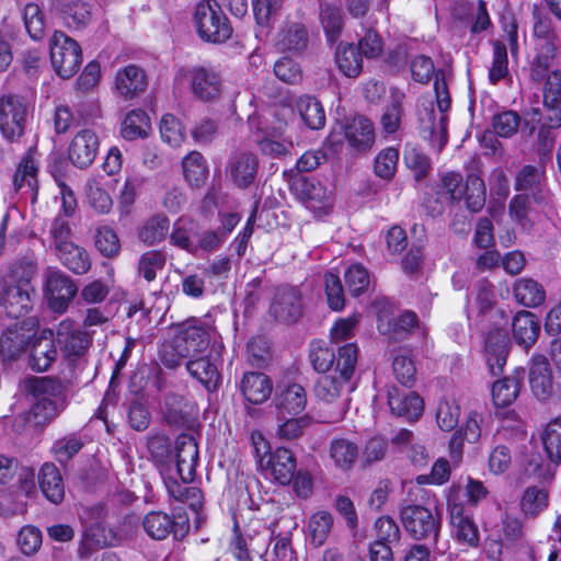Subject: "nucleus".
<instances>
[{"instance_id":"1","label":"nucleus","mask_w":561,"mask_h":561,"mask_svg":"<svg viewBox=\"0 0 561 561\" xmlns=\"http://www.w3.org/2000/svg\"><path fill=\"white\" fill-rule=\"evenodd\" d=\"M24 390L34 398L27 422L35 427H44L65 408V386L54 377L31 376L23 380Z\"/></svg>"},{"instance_id":"2","label":"nucleus","mask_w":561,"mask_h":561,"mask_svg":"<svg viewBox=\"0 0 561 561\" xmlns=\"http://www.w3.org/2000/svg\"><path fill=\"white\" fill-rule=\"evenodd\" d=\"M436 194L451 205L465 201L466 208L473 214L480 213L486 201L485 183L476 173L468 174L466 181L455 171L440 174Z\"/></svg>"},{"instance_id":"3","label":"nucleus","mask_w":561,"mask_h":561,"mask_svg":"<svg viewBox=\"0 0 561 561\" xmlns=\"http://www.w3.org/2000/svg\"><path fill=\"white\" fill-rule=\"evenodd\" d=\"M217 339L218 333L214 327L199 319H191L181 324L173 348L181 357H195L211 344L210 352L217 353V350L224 347Z\"/></svg>"},{"instance_id":"4","label":"nucleus","mask_w":561,"mask_h":561,"mask_svg":"<svg viewBox=\"0 0 561 561\" xmlns=\"http://www.w3.org/2000/svg\"><path fill=\"white\" fill-rule=\"evenodd\" d=\"M400 520L407 534L415 541L436 545L442 529V519L438 513L419 505L407 504L399 511Z\"/></svg>"},{"instance_id":"5","label":"nucleus","mask_w":561,"mask_h":561,"mask_svg":"<svg viewBox=\"0 0 561 561\" xmlns=\"http://www.w3.org/2000/svg\"><path fill=\"white\" fill-rule=\"evenodd\" d=\"M198 36L208 43L220 44L232 35V27L220 4L215 0L201 1L194 12Z\"/></svg>"},{"instance_id":"6","label":"nucleus","mask_w":561,"mask_h":561,"mask_svg":"<svg viewBox=\"0 0 561 561\" xmlns=\"http://www.w3.org/2000/svg\"><path fill=\"white\" fill-rule=\"evenodd\" d=\"M51 67L62 79L75 76L82 64L80 45L61 31H55L49 38Z\"/></svg>"},{"instance_id":"7","label":"nucleus","mask_w":561,"mask_h":561,"mask_svg":"<svg viewBox=\"0 0 561 561\" xmlns=\"http://www.w3.org/2000/svg\"><path fill=\"white\" fill-rule=\"evenodd\" d=\"M528 380L534 396L540 401L561 396V374L554 371L549 359L542 354L531 356Z\"/></svg>"},{"instance_id":"8","label":"nucleus","mask_w":561,"mask_h":561,"mask_svg":"<svg viewBox=\"0 0 561 561\" xmlns=\"http://www.w3.org/2000/svg\"><path fill=\"white\" fill-rule=\"evenodd\" d=\"M77 294L78 286L69 275L57 268L46 271L44 296L53 312L65 313Z\"/></svg>"},{"instance_id":"9","label":"nucleus","mask_w":561,"mask_h":561,"mask_svg":"<svg viewBox=\"0 0 561 561\" xmlns=\"http://www.w3.org/2000/svg\"><path fill=\"white\" fill-rule=\"evenodd\" d=\"M142 527L151 539L164 540L172 535L175 540H182L190 531V522L185 514L151 511L145 515Z\"/></svg>"},{"instance_id":"10","label":"nucleus","mask_w":561,"mask_h":561,"mask_svg":"<svg viewBox=\"0 0 561 561\" xmlns=\"http://www.w3.org/2000/svg\"><path fill=\"white\" fill-rule=\"evenodd\" d=\"M56 342L66 360L73 365L84 357L92 343V336L88 331L79 329L73 320L67 318L56 328Z\"/></svg>"},{"instance_id":"11","label":"nucleus","mask_w":561,"mask_h":561,"mask_svg":"<svg viewBox=\"0 0 561 561\" xmlns=\"http://www.w3.org/2000/svg\"><path fill=\"white\" fill-rule=\"evenodd\" d=\"M27 114L28 106L22 96H0V131L7 140L13 142L23 136Z\"/></svg>"},{"instance_id":"12","label":"nucleus","mask_w":561,"mask_h":561,"mask_svg":"<svg viewBox=\"0 0 561 561\" xmlns=\"http://www.w3.org/2000/svg\"><path fill=\"white\" fill-rule=\"evenodd\" d=\"M35 297L36 290L32 284L0 277V307L8 316L20 318L28 313L33 309Z\"/></svg>"},{"instance_id":"13","label":"nucleus","mask_w":561,"mask_h":561,"mask_svg":"<svg viewBox=\"0 0 561 561\" xmlns=\"http://www.w3.org/2000/svg\"><path fill=\"white\" fill-rule=\"evenodd\" d=\"M447 508L454 538L460 545L468 546L470 548L479 547L480 533L472 513L453 494L448 497Z\"/></svg>"},{"instance_id":"14","label":"nucleus","mask_w":561,"mask_h":561,"mask_svg":"<svg viewBox=\"0 0 561 561\" xmlns=\"http://www.w3.org/2000/svg\"><path fill=\"white\" fill-rule=\"evenodd\" d=\"M290 190L316 214H327L332 205V193L314 178L296 176L290 182Z\"/></svg>"},{"instance_id":"15","label":"nucleus","mask_w":561,"mask_h":561,"mask_svg":"<svg viewBox=\"0 0 561 561\" xmlns=\"http://www.w3.org/2000/svg\"><path fill=\"white\" fill-rule=\"evenodd\" d=\"M447 115L435 112L432 102H424L417 108V122L421 137L433 147L442 150L447 144Z\"/></svg>"},{"instance_id":"16","label":"nucleus","mask_w":561,"mask_h":561,"mask_svg":"<svg viewBox=\"0 0 561 561\" xmlns=\"http://www.w3.org/2000/svg\"><path fill=\"white\" fill-rule=\"evenodd\" d=\"M346 385L348 380L340 376L327 375L320 377L314 386V394L320 401L335 404L332 422L342 420L348 409V399L343 397Z\"/></svg>"},{"instance_id":"17","label":"nucleus","mask_w":561,"mask_h":561,"mask_svg":"<svg viewBox=\"0 0 561 561\" xmlns=\"http://www.w3.org/2000/svg\"><path fill=\"white\" fill-rule=\"evenodd\" d=\"M270 312L279 322H296L302 314L299 290L290 286L279 287L274 295Z\"/></svg>"},{"instance_id":"18","label":"nucleus","mask_w":561,"mask_h":561,"mask_svg":"<svg viewBox=\"0 0 561 561\" xmlns=\"http://www.w3.org/2000/svg\"><path fill=\"white\" fill-rule=\"evenodd\" d=\"M220 351L217 353L209 352L205 356L190 357L185 362V368L190 376L201 382L207 390H217L220 383V373L218 370V362L220 359Z\"/></svg>"},{"instance_id":"19","label":"nucleus","mask_w":561,"mask_h":561,"mask_svg":"<svg viewBox=\"0 0 561 561\" xmlns=\"http://www.w3.org/2000/svg\"><path fill=\"white\" fill-rule=\"evenodd\" d=\"M148 88L146 71L136 65H128L117 70L114 78V92L117 96L128 101L138 98Z\"/></svg>"},{"instance_id":"20","label":"nucleus","mask_w":561,"mask_h":561,"mask_svg":"<svg viewBox=\"0 0 561 561\" xmlns=\"http://www.w3.org/2000/svg\"><path fill=\"white\" fill-rule=\"evenodd\" d=\"M176 471L185 483L193 481L198 461V446L192 434H181L175 440Z\"/></svg>"},{"instance_id":"21","label":"nucleus","mask_w":561,"mask_h":561,"mask_svg":"<svg viewBox=\"0 0 561 561\" xmlns=\"http://www.w3.org/2000/svg\"><path fill=\"white\" fill-rule=\"evenodd\" d=\"M99 145V138L93 130L78 131L68 148L70 161L79 169L88 168L96 157Z\"/></svg>"},{"instance_id":"22","label":"nucleus","mask_w":561,"mask_h":561,"mask_svg":"<svg viewBox=\"0 0 561 561\" xmlns=\"http://www.w3.org/2000/svg\"><path fill=\"white\" fill-rule=\"evenodd\" d=\"M259 170V160L251 152H237L232 154L227 164V175L240 188L249 187L255 180Z\"/></svg>"},{"instance_id":"23","label":"nucleus","mask_w":561,"mask_h":561,"mask_svg":"<svg viewBox=\"0 0 561 561\" xmlns=\"http://www.w3.org/2000/svg\"><path fill=\"white\" fill-rule=\"evenodd\" d=\"M388 404L392 414L413 421L423 412V399L414 391L402 390L396 386L388 388Z\"/></svg>"},{"instance_id":"24","label":"nucleus","mask_w":561,"mask_h":561,"mask_svg":"<svg viewBox=\"0 0 561 561\" xmlns=\"http://www.w3.org/2000/svg\"><path fill=\"white\" fill-rule=\"evenodd\" d=\"M344 136L353 149L358 152L367 151L375 142L374 124L365 116H355L346 122Z\"/></svg>"},{"instance_id":"25","label":"nucleus","mask_w":561,"mask_h":561,"mask_svg":"<svg viewBox=\"0 0 561 561\" xmlns=\"http://www.w3.org/2000/svg\"><path fill=\"white\" fill-rule=\"evenodd\" d=\"M41 492L54 505H60L66 495L65 482L59 469L53 462H45L38 471Z\"/></svg>"},{"instance_id":"26","label":"nucleus","mask_w":561,"mask_h":561,"mask_svg":"<svg viewBox=\"0 0 561 561\" xmlns=\"http://www.w3.org/2000/svg\"><path fill=\"white\" fill-rule=\"evenodd\" d=\"M543 182L545 172L527 164L517 172L514 187L520 194H529L535 203L541 204L547 201Z\"/></svg>"},{"instance_id":"27","label":"nucleus","mask_w":561,"mask_h":561,"mask_svg":"<svg viewBox=\"0 0 561 561\" xmlns=\"http://www.w3.org/2000/svg\"><path fill=\"white\" fill-rule=\"evenodd\" d=\"M275 407L282 414L298 415L307 405V392L299 383L279 386L274 398Z\"/></svg>"},{"instance_id":"28","label":"nucleus","mask_w":561,"mask_h":561,"mask_svg":"<svg viewBox=\"0 0 561 561\" xmlns=\"http://www.w3.org/2000/svg\"><path fill=\"white\" fill-rule=\"evenodd\" d=\"M508 354V339L503 330L491 331L485 340V360L493 376L503 373Z\"/></svg>"},{"instance_id":"29","label":"nucleus","mask_w":561,"mask_h":561,"mask_svg":"<svg viewBox=\"0 0 561 561\" xmlns=\"http://www.w3.org/2000/svg\"><path fill=\"white\" fill-rule=\"evenodd\" d=\"M192 92L202 101L216 99L221 89V80L217 72L197 67L190 71Z\"/></svg>"},{"instance_id":"30","label":"nucleus","mask_w":561,"mask_h":561,"mask_svg":"<svg viewBox=\"0 0 561 561\" xmlns=\"http://www.w3.org/2000/svg\"><path fill=\"white\" fill-rule=\"evenodd\" d=\"M56 9L69 28H83L92 20L91 4L83 0H57Z\"/></svg>"},{"instance_id":"31","label":"nucleus","mask_w":561,"mask_h":561,"mask_svg":"<svg viewBox=\"0 0 561 561\" xmlns=\"http://www.w3.org/2000/svg\"><path fill=\"white\" fill-rule=\"evenodd\" d=\"M240 389L249 402L261 404L270 398L273 385L267 375L260 371H249L243 375Z\"/></svg>"},{"instance_id":"32","label":"nucleus","mask_w":561,"mask_h":561,"mask_svg":"<svg viewBox=\"0 0 561 561\" xmlns=\"http://www.w3.org/2000/svg\"><path fill=\"white\" fill-rule=\"evenodd\" d=\"M512 330L516 343L528 350L538 339L540 323L533 312L522 310L513 318Z\"/></svg>"},{"instance_id":"33","label":"nucleus","mask_w":561,"mask_h":561,"mask_svg":"<svg viewBox=\"0 0 561 561\" xmlns=\"http://www.w3.org/2000/svg\"><path fill=\"white\" fill-rule=\"evenodd\" d=\"M198 230L199 225L197 221L187 217H180L173 224L170 233V243L191 254H195Z\"/></svg>"},{"instance_id":"34","label":"nucleus","mask_w":561,"mask_h":561,"mask_svg":"<svg viewBox=\"0 0 561 561\" xmlns=\"http://www.w3.org/2000/svg\"><path fill=\"white\" fill-rule=\"evenodd\" d=\"M38 163L34 160L32 152L30 151L19 163L14 175L13 185L16 192L25 191L30 193L32 201H35L38 190Z\"/></svg>"},{"instance_id":"35","label":"nucleus","mask_w":561,"mask_h":561,"mask_svg":"<svg viewBox=\"0 0 561 561\" xmlns=\"http://www.w3.org/2000/svg\"><path fill=\"white\" fill-rule=\"evenodd\" d=\"M265 469H271V474L283 485L291 482L296 473V459L287 448H277L266 460Z\"/></svg>"},{"instance_id":"36","label":"nucleus","mask_w":561,"mask_h":561,"mask_svg":"<svg viewBox=\"0 0 561 561\" xmlns=\"http://www.w3.org/2000/svg\"><path fill=\"white\" fill-rule=\"evenodd\" d=\"M237 530L238 526H236L234 537L230 542V551L238 561H252L253 556L262 558L267 552L265 536L244 537Z\"/></svg>"},{"instance_id":"37","label":"nucleus","mask_w":561,"mask_h":561,"mask_svg":"<svg viewBox=\"0 0 561 561\" xmlns=\"http://www.w3.org/2000/svg\"><path fill=\"white\" fill-rule=\"evenodd\" d=\"M30 343V335L18 328V325L7 328L0 336V356L4 362L16 360L26 350Z\"/></svg>"},{"instance_id":"38","label":"nucleus","mask_w":561,"mask_h":561,"mask_svg":"<svg viewBox=\"0 0 561 561\" xmlns=\"http://www.w3.org/2000/svg\"><path fill=\"white\" fill-rule=\"evenodd\" d=\"M57 348L53 340L36 339L28 356V366L32 370L43 373L48 370L57 359Z\"/></svg>"},{"instance_id":"39","label":"nucleus","mask_w":561,"mask_h":561,"mask_svg":"<svg viewBox=\"0 0 561 561\" xmlns=\"http://www.w3.org/2000/svg\"><path fill=\"white\" fill-rule=\"evenodd\" d=\"M296 110L304 124L312 130L322 129L325 125V111L321 102L311 95H301L296 100Z\"/></svg>"},{"instance_id":"40","label":"nucleus","mask_w":561,"mask_h":561,"mask_svg":"<svg viewBox=\"0 0 561 561\" xmlns=\"http://www.w3.org/2000/svg\"><path fill=\"white\" fill-rule=\"evenodd\" d=\"M515 300L527 308H536L546 299V291L541 284L529 277H522L513 285Z\"/></svg>"},{"instance_id":"41","label":"nucleus","mask_w":561,"mask_h":561,"mask_svg":"<svg viewBox=\"0 0 561 561\" xmlns=\"http://www.w3.org/2000/svg\"><path fill=\"white\" fill-rule=\"evenodd\" d=\"M56 254L60 263L73 274L83 275L91 268V260L88 252L73 242L58 249Z\"/></svg>"},{"instance_id":"42","label":"nucleus","mask_w":561,"mask_h":561,"mask_svg":"<svg viewBox=\"0 0 561 561\" xmlns=\"http://www.w3.org/2000/svg\"><path fill=\"white\" fill-rule=\"evenodd\" d=\"M309 43V35L306 26L301 23H289L278 35L277 46L282 50L293 54H300Z\"/></svg>"},{"instance_id":"43","label":"nucleus","mask_w":561,"mask_h":561,"mask_svg":"<svg viewBox=\"0 0 561 561\" xmlns=\"http://www.w3.org/2000/svg\"><path fill=\"white\" fill-rule=\"evenodd\" d=\"M358 455L357 444L347 438H333L330 443V457L335 467L341 470H350L355 465Z\"/></svg>"},{"instance_id":"44","label":"nucleus","mask_w":561,"mask_h":561,"mask_svg":"<svg viewBox=\"0 0 561 561\" xmlns=\"http://www.w3.org/2000/svg\"><path fill=\"white\" fill-rule=\"evenodd\" d=\"M319 18L328 42L334 44L340 38L344 26V16L341 8L332 3H322Z\"/></svg>"},{"instance_id":"45","label":"nucleus","mask_w":561,"mask_h":561,"mask_svg":"<svg viewBox=\"0 0 561 561\" xmlns=\"http://www.w3.org/2000/svg\"><path fill=\"white\" fill-rule=\"evenodd\" d=\"M170 230V220L165 215L157 214L149 217L139 228L138 238L145 244L152 247L162 242Z\"/></svg>"},{"instance_id":"46","label":"nucleus","mask_w":561,"mask_h":561,"mask_svg":"<svg viewBox=\"0 0 561 561\" xmlns=\"http://www.w3.org/2000/svg\"><path fill=\"white\" fill-rule=\"evenodd\" d=\"M390 99V104L385 108L380 118L382 130L386 134H394L399 129L403 115L402 104L405 94L398 88H391Z\"/></svg>"},{"instance_id":"47","label":"nucleus","mask_w":561,"mask_h":561,"mask_svg":"<svg viewBox=\"0 0 561 561\" xmlns=\"http://www.w3.org/2000/svg\"><path fill=\"white\" fill-rule=\"evenodd\" d=\"M150 121L146 112L141 110L130 111L124 118L121 135L126 140H136L148 136Z\"/></svg>"},{"instance_id":"48","label":"nucleus","mask_w":561,"mask_h":561,"mask_svg":"<svg viewBox=\"0 0 561 561\" xmlns=\"http://www.w3.org/2000/svg\"><path fill=\"white\" fill-rule=\"evenodd\" d=\"M335 62L343 75L357 77L362 71V56L351 44L340 43L335 51Z\"/></svg>"},{"instance_id":"49","label":"nucleus","mask_w":561,"mask_h":561,"mask_svg":"<svg viewBox=\"0 0 561 561\" xmlns=\"http://www.w3.org/2000/svg\"><path fill=\"white\" fill-rule=\"evenodd\" d=\"M549 494L545 488L528 486L520 499V511L527 517L535 518L548 507Z\"/></svg>"},{"instance_id":"50","label":"nucleus","mask_w":561,"mask_h":561,"mask_svg":"<svg viewBox=\"0 0 561 561\" xmlns=\"http://www.w3.org/2000/svg\"><path fill=\"white\" fill-rule=\"evenodd\" d=\"M183 173L185 180L193 187H199L207 179L208 169L204 157L197 152L192 151L182 162Z\"/></svg>"},{"instance_id":"51","label":"nucleus","mask_w":561,"mask_h":561,"mask_svg":"<svg viewBox=\"0 0 561 561\" xmlns=\"http://www.w3.org/2000/svg\"><path fill=\"white\" fill-rule=\"evenodd\" d=\"M403 162L414 173L417 182L425 179L432 169L431 159L412 144H407L404 147Z\"/></svg>"},{"instance_id":"52","label":"nucleus","mask_w":561,"mask_h":561,"mask_svg":"<svg viewBox=\"0 0 561 561\" xmlns=\"http://www.w3.org/2000/svg\"><path fill=\"white\" fill-rule=\"evenodd\" d=\"M169 494L183 503H187L192 511L197 515L203 507L202 492L196 486H188L185 482L179 483L175 480L165 482Z\"/></svg>"},{"instance_id":"53","label":"nucleus","mask_w":561,"mask_h":561,"mask_svg":"<svg viewBox=\"0 0 561 561\" xmlns=\"http://www.w3.org/2000/svg\"><path fill=\"white\" fill-rule=\"evenodd\" d=\"M520 391V380L517 377H504L493 383L492 399L497 407L513 403Z\"/></svg>"},{"instance_id":"54","label":"nucleus","mask_w":561,"mask_h":561,"mask_svg":"<svg viewBox=\"0 0 561 561\" xmlns=\"http://www.w3.org/2000/svg\"><path fill=\"white\" fill-rule=\"evenodd\" d=\"M333 516L328 511H318L312 514L308 523V531L314 546H322L328 539L332 527Z\"/></svg>"},{"instance_id":"55","label":"nucleus","mask_w":561,"mask_h":561,"mask_svg":"<svg viewBox=\"0 0 561 561\" xmlns=\"http://www.w3.org/2000/svg\"><path fill=\"white\" fill-rule=\"evenodd\" d=\"M184 398L176 393H167L164 396L162 414L164 421L174 427L184 426L187 422V415L183 411Z\"/></svg>"},{"instance_id":"56","label":"nucleus","mask_w":561,"mask_h":561,"mask_svg":"<svg viewBox=\"0 0 561 561\" xmlns=\"http://www.w3.org/2000/svg\"><path fill=\"white\" fill-rule=\"evenodd\" d=\"M545 450L551 461L561 462V417L547 424L541 435Z\"/></svg>"},{"instance_id":"57","label":"nucleus","mask_w":561,"mask_h":561,"mask_svg":"<svg viewBox=\"0 0 561 561\" xmlns=\"http://www.w3.org/2000/svg\"><path fill=\"white\" fill-rule=\"evenodd\" d=\"M358 348L354 343H347L337 350L335 356V373L344 380H351L357 364Z\"/></svg>"},{"instance_id":"58","label":"nucleus","mask_w":561,"mask_h":561,"mask_svg":"<svg viewBox=\"0 0 561 561\" xmlns=\"http://www.w3.org/2000/svg\"><path fill=\"white\" fill-rule=\"evenodd\" d=\"M83 446L82 438L72 434L57 439L51 447V451L59 463L66 465Z\"/></svg>"},{"instance_id":"59","label":"nucleus","mask_w":561,"mask_h":561,"mask_svg":"<svg viewBox=\"0 0 561 561\" xmlns=\"http://www.w3.org/2000/svg\"><path fill=\"white\" fill-rule=\"evenodd\" d=\"M167 262L165 254L159 250H150L145 252L138 261V273L147 282H152L157 272L161 271Z\"/></svg>"},{"instance_id":"60","label":"nucleus","mask_w":561,"mask_h":561,"mask_svg":"<svg viewBox=\"0 0 561 561\" xmlns=\"http://www.w3.org/2000/svg\"><path fill=\"white\" fill-rule=\"evenodd\" d=\"M23 20L30 37L34 41L42 39L46 25L41 8L35 3L26 4L23 10Z\"/></svg>"},{"instance_id":"61","label":"nucleus","mask_w":561,"mask_h":561,"mask_svg":"<svg viewBox=\"0 0 561 561\" xmlns=\"http://www.w3.org/2000/svg\"><path fill=\"white\" fill-rule=\"evenodd\" d=\"M345 284L351 295L359 296L370 284L368 271L359 263L351 265L344 273Z\"/></svg>"},{"instance_id":"62","label":"nucleus","mask_w":561,"mask_h":561,"mask_svg":"<svg viewBox=\"0 0 561 561\" xmlns=\"http://www.w3.org/2000/svg\"><path fill=\"white\" fill-rule=\"evenodd\" d=\"M160 134L162 140L172 147H179L185 139V133L181 122L172 114L162 116Z\"/></svg>"},{"instance_id":"63","label":"nucleus","mask_w":561,"mask_h":561,"mask_svg":"<svg viewBox=\"0 0 561 561\" xmlns=\"http://www.w3.org/2000/svg\"><path fill=\"white\" fill-rule=\"evenodd\" d=\"M376 540L374 542L397 545L401 539V530L390 516H381L375 522Z\"/></svg>"},{"instance_id":"64","label":"nucleus","mask_w":561,"mask_h":561,"mask_svg":"<svg viewBox=\"0 0 561 561\" xmlns=\"http://www.w3.org/2000/svg\"><path fill=\"white\" fill-rule=\"evenodd\" d=\"M85 195L89 205L100 214H107L113 206V201L108 193L100 187L94 180H89L85 184Z\"/></svg>"}]
</instances>
